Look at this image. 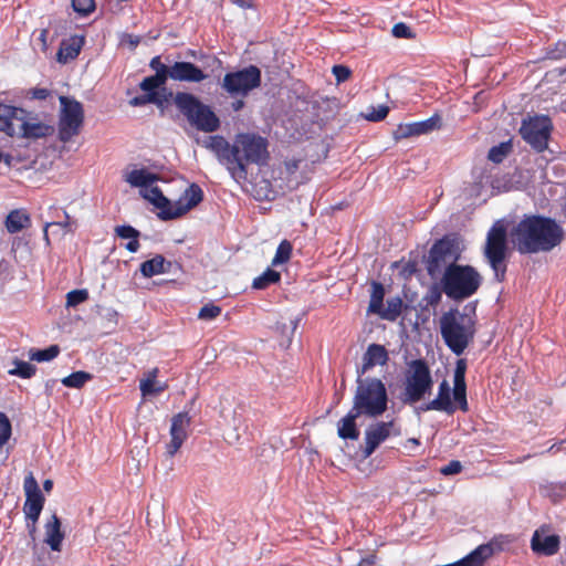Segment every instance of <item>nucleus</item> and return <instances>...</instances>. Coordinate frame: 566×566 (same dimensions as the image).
<instances>
[{
  "instance_id": "obj_1",
  "label": "nucleus",
  "mask_w": 566,
  "mask_h": 566,
  "mask_svg": "<svg viewBox=\"0 0 566 566\" xmlns=\"http://www.w3.org/2000/svg\"><path fill=\"white\" fill-rule=\"evenodd\" d=\"M203 147L213 153L237 182L247 180L249 165L262 167L270 158L268 139L255 133H239L232 143L212 135L205 139Z\"/></svg>"
},
{
  "instance_id": "obj_2",
  "label": "nucleus",
  "mask_w": 566,
  "mask_h": 566,
  "mask_svg": "<svg viewBox=\"0 0 566 566\" xmlns=\"http://www.w3.org/2000/svg\"><path fill=\"white\" fill-rule=\"evenodd\" d=\"M562 227L552 218L530 214L512 229L511 238L522 254L549 252L563 240Z\"/></svg>"
},
{
  "instance_id": "obj_3",
  "label": "nucleus",
  "mask_w": 566,
  "mask_h": 566,
  "mask_svg": "<svg viewBox=\"0 0 566 566\" xmlns=\"http://www.w3.org/2000/svg\"><path fill=\"white\" fill-rule=\"evenodd\" d=\"M439 327L444 344L457 356L464 353L476 333L474 319L457 308L441 315Z\"/></svg>"
},
{
  "instance_id": "obj_4",
  "label": "nucleus",
  "mask_w": 566,
  "mask_h": 566,
  "mask_svg": "<svg viewBox=\"0 0 566 566\" xmlns=\"http://www.w3.org/2000/svg\"><path fill=\"white\" fill-rule=\"evenodd\" d=\"M481 283L482 276L471 265L449 264L441 276V289L453 301L471 297Z\"/></svg>"
},
{
  "instance_id": "obj_5",
  "label": "nucleus",
  "mask_w": 566,
  "mask_h": 566,
  "mask_svg": "<svg viewBox=\"0 0 566 566\" xmlns=\"http://www.w3.org/2000/svg\"><path fill=\"white\" fill-rule=\"evenodd\" d=\"M174 104L187 122L199 132L213 133L220 128V119L211 106L189 92H177Z\"/></svg>"
},
{
  "instance_id": "obj_6",
  "label": "nucleus",
  "mask_w": 566,
  "mask_h": 566,
  "mask_svg": "<svg viewBox=\"0 0 566 566\" xmlns=\"http://www.w3.org/2000/svg\"><path fill=\"white\" fill-rule=\"evenodd\" d=\"M432 391H403L402 401L413 405L417 412L429 410L443 411L452 415L455 410L468 411L467 391H438V396L424 402L426 396L430 398Z\"/></svg>"
},
{
  "instance_id": "obj_7",
  "label": "nucleus",
  "mask_w": 566,
  "mask_h": 566,
  "mask_svg": "<svg viewBox=\"0 0 566 566\" xmlns=\"http://www.w3.org/2000/svg\"><path fill=\"white\" fill-rule=\"evenodd\" d=\"M506 251V229L497 221L489 230L484 247V256L494 271V277L497 282H502L505 279L506 265L504 262Z\"/></svg>"
},
{
  "instance_id": "obj_8",
  "label": "nucleus",
  "mask_w": 566,
  "mask_h": 566,
  "mask_svg": "<svg viewBox=\"0 0 566 566\" xmlns=\"http://www.w3.org/2000/svg\"><path fill=\"white\" fill-rule=\"evenodd\" d=\"M459 251L457 240L450 235L437 240L429 250L426 270L431 279L443 274L449 264H458Z\"/></svg>"
},
{
  "instance_id": "obj_9",
  "label": "nucleus",
  "mask_w": 566,
  "mask_h": 566,
  "mask_svg": "<svg viewBox=\"0 0 566 566\" xmlns=\"http://www.w3.org/2000/svg\"><path fill=\"white\" fill-rule=\"evenodd\" d=\"M261 70L256 65L251 64L243 69L226 73L221 87L232 98L247 97L250 92L261 85Z\"/></svg>"
},
{
  "instance_id": "obj_10",
  "label": "nucleus",
  "mask_w": 566,
  "mask_h": 566,
  "mask_svg": "<svg viewBox=\"0 0 566 566\" xmlns=\"http://www.w3.org/2000/svg\"><path fill=\"white\" fill-rule=\"evenodd\" d=\"M389 356L385 346L379 344H370L363 356V365L357 369V388L356 389H386V385L381 379L370 375L375 366H384L388 361Z\"/></svg>"
},
{
  "instance_id": "obj_11",
  "label": "nucleus",
  "mask_w": 566,
  "mask_h": 566,
  "mask_svg": "<svg viewBox=\"0 0 566 566\" xmlns=\"http://www.w3.org/2000/svg\"><path fill=\"white\" fill-rule=\"evenodd\" d=\"M61 113L59 118V139L70 142L80 133L84 122L83 105L71 97L60 96Z\"/></svg>"
},
{
  "instance_id": "obj_12",
  "label": "nucleus",
  "mask_w": 566,
  "mask_h": 566,
  "mask_svg": "<svg viewBox=\"0 0 566 566\" xmlns=\"http://www.w3.org/2000/svg\"><path fill=\"white\" fill-rule=\"evenodd\" d=\"M552 129L553 124L548 116L536 115L522 120L520 134L532 149L543 153L548 147Z\"/></svg>"
},
{
  "instance_id": "obj_13",
  "label": "nucleus",
  "mask_w": 566,
  "mask_h": 566,
  "mask_svg": "<svg viewBox=\"0 0 566 566\" xmlns=\"http://www.w3.org/2000/svg\"><path fill=\"white\" fill-rule=\"evenodd\" d=\"M387 407V391H356L352 409L360 417L377 418Z\"/></svg>"
},
{
  "instance_id": "obj_14",
  "label": "nucleus",
  "mask_w": 566,
  "mask_h": 566,
  "mask_svg": "<svg viewBox=\"0 0 566 566\" xmlns=\"http://www.w3.org/2000/svg\"><path fill=\"white\" fill-rule=\"evenodd\" d=\"M391 434H400V429L396 427L395 420L379 421L370 424L365 431V447L363 449L364 457H370Z\"/></svg>"
},
{
  "instance_id": "obj_15",
  "label": "nucleus",
  "mask_w": 566,
  "mask_h": 566,
  "mask_svg": "<svg viewBox=\"0 0 566 566\" xmlns=\"http://www.w3.org/2000/svg\"><path fill=\"white\" fill-rule=\"evenodd\" d=\"M405 389H431L432 377L428 363L422 359H412L406 364L403 373Z\"/></svg>"
},
{
  "instance_id": "obj_16",
  "label": "nucleus",
  "mask_w": 566,
  "mask_h": 566,
  "mask_svg": "<svg viewBox=\"0 0 566 566\" xmlns=\"http://www.w3.org/2000/svg\"><path fill=\"white\" fill-rule=\"evenodd\" d=\"M23 488L25 492V502L23 505V513L25 518L29 521L38 522L43 510L45 499L38 485L36 480L31 473L24 479Z\"/></svg>"
},
{
  "instance_id": "obj_17",
  "label": "nucleus",
  "mask_w": 566,
  "mask_h": 566,
  "mask_svg": "<svg viewBox=\"0 0 566 566\" xmlns=\"http://www.w3.org/2000/svg\"><path fill=\"white\" fill-rule=\"evenodd\" d=\"M191 424V417L188 412H178L171 418L170 441L166 444V453L174 457L188 438V429Z\"/></svg>"
},
{
  "instance_id": "obj_18",
  "label": "nucleus",
  "mask_w": 566,
  "mask_h": 566,
  "mask_svg": "<svg viewBox=\"0 0 566 566\" xmlns=\"http://www.w3.org/2000/svg\"><path fill=\"white\" fill-rule=\"evenodd\" d=\"M560 547V538L556 534H551L549 525H542L533 533L531 538L532 551L541 556H553Z\"/></svg>"
},
{
  "instance_id": "obj_19",
  "label": "nucleus",
  "mask_w": 566,
  "mask_h": 566,
  "mask_svg": "<svg viewBox=\"0 0 566 566\" xmlns=\"http://www.w3.org/2000/svg\"><path fill=\"white\" fill-rule=\"evenodd\" d=\"M203 199V191L197 184H191L174 206V212L163 211L158 213L161 220H172L181 217L190 209L198 206Z\"/></svg>"
},
{
  "instance_id": "obj_20",
  "label": "nucleus",
  "mask_w": 566,
  "mask_h": 566,
  "mask_svg": "<svg viewBox=\"0 0 566 566\" xmlns=\"http://www.w3.org/2000/svg\"><path fill=\"white\" fill-rule=\"evenodd\" d=\"M440 127L441 116L439 114H433L424 120L399 124L394 132V138L396 140H400L413 136L426 135L439 129Z\"/></svg>"
},
{
  "instance_id": "obj_21",
  "label": "nucleus",
  "mask_w": 566,
  "mask_h": 566,
  "mask_svg": "<svg viewBox=\"0 0 566 566\" xmlns=\"http://www.w3.org/2000/svg\"><path fill=\"white\" fill-rule=\"evenodd\" d=\"M207 77L208 75L191 62L179 61L171 65L170 78L174 81L200 83Z\"/></svg>"
},
{
  "instance_id": "obj_22",
  "label": "nucleus",
  "mask_w": 566,
  "mask_h": 566,
  "mask_svg": "<svg viewBox=\"0 0 566 566\" xmlns=\"http://www.w3.org/2000/svg\"><path fill=\"white\" fill-rule=\"evenodd\" d=\"M22 118L18 119L15 136L27 139H39L46 137L53 130L52 126L41 122H30L28 113L23 109Z\"/></svg>"
},
{
  "instance_id": "obj_23",
  "label": "nucleus",
  "mask_w": 566,
  "mask_h": 566,
  "mask_svg": "<svg viewBox=\"0 0 566 566\" xmlns=\"http://www.w3.org/2000/svg\"><path fill=\"white\" fill-rule=\"evenodd\" d=\"M23 108L7 105L0 102V132L6 133L10 137L17 134L18 119H21Z\"/></svg>"
},
{
  "instance_id": "obj_24",
  "label": "nucleus",
  "mask_w": 566,
  "mask_h": 566,
  "mask_svg": "<svg viewBox=\"0 0 566 566\" xmlns=\"http://www.w3.org/2000/svg\"><path fill=\"white\" fill-rule=\"evenodd\" d=\"M44 528V542L50 546L52 551L60 552L62 542L64 539V533L61 530V521L59 516L53 514L51 518L45 523Z\"/></svg>"
},
{
  "instance_id": "obj_25",
  "label": "nucleus",
  "mask_w": 566,
  "mask_h": 566,
  "mask_svg": "<svg viewBox=\"0 0 566 566\" xmlns=\"http://www.w3.org/2000/svg\"><path fill=\"white\" fill-rule=\"evenodd\" d=\"M84 44V36H72L69 40H64L57 52V61L61 63H67L71 60L77 57L81 49Z\"/></svg>"
},
{
  "instance_id": "obj_26",
  "label": "nucleus",
  "mask_w": 566,
  "mask_h": 566,
  "mask_svg": "<svg viewBox=\"0 0 566 566\" xmlns=\"http://www.w3.org/2000/svg\"><path fill=\"white\" fill-rule=\"evenodd\" d=\"M360 416L356 415L353 409L338 421L337 433L344 440H357L359 438V429L356 424V419Z\"/></svg>"
},
{
  "instance_id": "obj_27",
  "label": "nucleus",
  "mask_w": 566,
  "mask_h": 566,
  "mask_svg": "<svg viewBox=\"0 0 566 566\" xmlns=\"http://www.w3.org/2000/svg\"><path fill=\"white\" fill-rule=\"evenodd\" d=\"M158 176L150 172L146 168L134 169L125 176V181L132 187L148 189L154 182L158 180Z\"/></svg>"
},
{
  "instance_id": "obj_28",
  "label": "nucleus",
  "mask_w": 566,
  "mask_h": 566,
  "mask_svg": "<svg viewBox=\"0 0 566 566\" xmlns=\"http://www.w3.org/2000/svg\"><path fill=\"white\" fill-rule=\"evenodd\" d=\"M142 195L145 199H147L151 205L163 211L174 212V206L169 201L167 197L164 196L163 191L159 187H149L146 191H142Z\"/></svg>"
},
{
  "instance_id": "obj_29",
  "label": "nucleus",
  "mask_w": 566,
  "mask_h": 566,
  "mask_svg": "<svg viewBox=\"0 0 566 566\" xmlns=\"http://www.w3.org/2000/svg\"><path fill=\"white\" fill-rule=\"evenodd\" d=\"M115 233L120 239L128 240V242L125 244V248L130 253H136L139 250L140 244L138 238L140 232L137 229L129 224H122L115 228Z\"/></svg>"
},
{
  "instance_id": "obj_30",
  "label": "nucleus",
  "mask_w": 566,
  "mask_h": 566,
  "mask_svg": "<svg viewBox=\"0 0 566 566\" xmlns=\"http://www.w3.org/2000/svg\"><path fill=\"white\" fill-rule=\"evenodd\" d=\"M30 224V217L21 210H12L6 218L4 226L9 233H18Z\"/></svg>"
},
{
  "instance_id": "obj_31",
  "label": "nucleus",
  "mask_w": 566,
  "mask_h": 566,
  "mask_svg": "<svg viewBox=\"0 0 566 566\" xmlns=\"http://www.w3.org/2000/svg\"><path fill=\"white\" fill-rule=\"evenodd\" d=\"M166 259L161 254H156L154 258L144 261L140 264V273L144 277H153L158 274H166L167 269L165 270Z\"/></svg>"
},
{
  "instance_id": "obj_32",
  "label": "nucleus",
  "mask_w": 566,
  "mask_h": 566,
  "mask_svg": "<svg viewBox=\"0 0 566 566\" xmlns=\"http://www.w3.org/2000/svg\"><path fill=\"white\" fill-rule=\"evenodd\" d=\"M385 289L379 282L373 281L370 302L368 306L369 313L380 314L384 307Z\"/></svg>"
},
{
  "instance_id": "obj_33",
  "label": "nucleus",
  "mask_w": 566,
  "mask_h": 566,
  "mask_svg": "<svg viewBox=\"0 0 566 566\" xmlns=\"http://www.w3.org/2000/svg\"><path fill=\"white\" fill-rule=\"evenodd\" d=\"M281 281V273L276 270L268 268L262 274L256 276L252 282V287L255 290H264L271 284L279 283Z\"/></svg>"
},
{
  "instance_id": "obj_34",
  "label": "nucleus",
  "mask_w": 566,
  "mask_h": 566,
  "mask_svg": "<svg viewBox=\"0 0 566 566\" xmlns=\"http://www.w3.org/2000/svg\"><path fill=\"white\" fill-rule=\"evenodd\" d=\"M512 147L511 140L502 142L490 148L488 159L494 164H501L512 151Z\"/></svg>"
},
{
  "instance_id": "obj_35",
  "label": "nucleus",
  "mask_w": 566,
  "mask_h": 566,
  "mask_svg": "<svg viewBox=\"0 0 566 566\" xmlns=\"http://www.w3.org/2000/svg\"><path fill=\"white\" fill-rule=\"evenodd\" d=\"M60 353V347L57 345H51L43 349L32 348L29 352V358L31 360H35L39 363L50 361L54 359Z\"/></svg>"
},
{
  "instance_id": "obj_36",
  "label": "nucleus",
  "mask_w": 566,
  "mask_h": 566,
  "mask_svg": "<svg viewBox=\"0 0 566 566\" xmlns=\"http://www.w3.org/2000/svg\"><path fill=\"white\" fill-rule=\"evenodd\" d=\"M292 250H293V247L290 241H287V240L281 241V243L276 248L275 255L272 259L271 265L277 266V265L286 263L291 258Z\"/></svg>"
},
{
  "instance_id": "obj_37",
  "label": "nucleus",
  "mask_w": 566,
  "mask_h": 566,
  "mask_svg": "<svg viewBox=\"0 0 566 566\" xmlns=\"http://www.w3.org/2000/svg\"><path fill=\"white\" fill-rule=\"evenodd\" d=\"M92 379V375L87 371L78 370L62 379V384L69 388H81L87 380Z\"/></svg>"
},
{
  "instance_id": "obj_38",
  "label": "nucleus",
  "mask_w": 566,
  "mask_h": 566,
  "mask_svg": "<svg viewBox=\"0 0 566 566\" xmlns=\"http://www.w3.org/2000/svg\"><path fill=\"white\" fill-rule=\"evenodd\" d=\"M158 369L153 368L144 374L139 380L138 389H165L163 385L157 381Z\"/></svg>"
},
{
  "instance_id": "obj_39",
  "label": "nucleus",
  "mask_w": 566,
  "mask_h": 566,
  "mask_svg": "<svg viewBox=\"0 0 566 566\" xmlns=\"http://www.w3.org/2000/svg\"><path fill=\"white\" fill-rule=\"evenodd\" d=\"M465 370H467L465 360L459 359L457 361L455 368H454L453 388L452 389H467Z\"/></svg>"
},
{
  "instance_id": "obj_40",
  "label": "nucleus",
  "mask_w": 566,
  "mask_h": 566,
  "mask_svg": "<svg viewBox=\"0 0 566 566\" xmlns=\"http://www.w3.org/2000/svg\"><path fill=\"white\" fill-rule=\"evenodd\" d=\"M402 301L400 297H392L387 301V308L380 315L386 319H395L401 312Z\"/></svg>"
},
{
  "instance_id": "obj_41",
  "label": "nucleus",
  "mask_w": 566,
  "mask_h": 566,
  "mask_svg": "<svg viewBox=\"0 0 566 566\" xmlns=\"http://www.w3.org/2000/svg\"><path fill=\"white\" fill-rule=\"evenodd\" d=\"M15 367L9 370L10 375H15L21 378H30L35 373V367L24 360H15Z\"/></svg>"
},
{
  "instance_id": "obj_42",
  "label": "nucleus",
  "mask_w": 566,
  "mask_h": 566,
  "mask_svg": "<svg viewBox=\"0 0 566 566\" xmlns=\"http://www.w3.org/2000/svg\"><path fill=\"white\" fill-rule=\"evenodd\" d=\"M88 298V292L85 289L73 290L66 294V307H75Z\"/></svg>"
},
{
  "instance_id": "obj_43",
  "label": "nucleus",
  "mask_w": 566,
  "mask_h": 566,
  "mask_svg": "<svg viewBox=\"0 0 566 566\" xmlns=\"http://www.w3.org/2000/svg\"><path fill=\"white\" fill-rule=\"evenodd\" d=\"M300 322H301V317L296 316L293 319H291L290 325L282 324V326H280L281 334L283 336H286V340L285 342H281L282 346H284V347H289L290 346V344L292 342V336H293L295 329L297 328Z\"/></svg>"
},
{
  "instance_id": "obj_44",
  "label": "nucleus",
  "mask_w": 566,
  "mask_h": 566,
  "mask_svg": "<svg viewBox=\"0 0 566 566\" xmlns=\"http://www.w3.org/2000/svg\"><path fill=\"white\" fill-rule=\"evenodd\" d=\"M73 10L80 15H87L95 9L94 0H72Z\"/></svg>"
},
{
  "instance_id": "obj_45",
  "label": "nucleus",
  "mask_w": 566,
  "mask_h": 566,
  "mask_svg": "<svg viewBox=\"0 0 566 566\" xmlns=\"http://www.w3.org/2000/svg\"><path fill=\"white\" fill-rule=\"evenodd\" d=\"M11 437V423L9 418L0 412V449L7 443Z\"/></svg>"
},
{
  "instance_id": "obj_46",
  "label": "nucleus",
  "mask_w": 566,
  "mask_h": 566,
  "mask_svg": "<svg viewBox=\"0 0 566 566\" xmlns=\"http://www.w3.org/2000/svg\"><path fill=\"white\" fill-rule=\"evenodd\" d=\"M221 313V307L218 305H214L212 303L203 305L198 314V317L200 319L210 321L219 316Z\"/></svg>"
},
{
  "instance_id": "obj_47",
  "label": "nucleus",
  "mask_w": 566,
  "mask_h": 566,
  "mask_svg": "<svg viewBox=\"0 0 566 566\" xmlns=\"http://www.w3.org/2000/svg\"><path fill=\"white\" fill-rule=\"evenodd\" d=\"M159 103H160V101L157 98V95L155 93H150V94L145 93L143 95L135 96L129 101V105H132L134 107L145 106L147 104H159Z\"/></svg>"
},
{
  "instance_id": "obj_48",
  "label": "nucleus",
  "mask_w": 566,
  "mask_h": 566,
  "mask_svg": "<svg viewBox=\"0 0 566 566\" xmlns=\"http://www.w3.org/2000/svg\"><path fill=\"white\" fill-rule=\"evenodd\" d=\"M389 108L385 105H379L377 107L371 106L368 109V113L365 115V118L369 122H379L384 119L388 115Z\"/></svg>"
},
{
  "instance_id": "obj_49",
  "label": "nucleus",
  "mask_w": 566,
  "mask_h": 566,
  "mask_svg": "<svg viewBox=\"0 0 566 566\" xmlns=\"http://www.w3.org/2000/svg\"><path fill=\"white\" fill-rule=\"evenodd\" d=\"M392 35L398 39H411L413 33L411 29L403 22H398L392 27Z\"/></svg>"
},
{
  "instance_id": "obj_50",
  "label": "nucleus",
  "mask_w": 566,
  "mask_h": 566,
  "mask_svg": "<svg viewBox=\"0 0 566 566\" xmlns=\"http://www.w3.org/2000/svg\"><path fill=\"white\" fill-rule=\"evenodd\" d=\"M332 73L335 76L337 83H342L349 78L352 71L346 65L336 64L333 66Z\"/></svg>"
},
{
  "instance_id": "obj_51",
  "label": "nucleus",
  "mask_w": 566,
  "mask_h": 566,
  "mask_svg": "<svg viewBox=\"0 0 566 566\" xmlns=\"http://www.w3.org/2000/svg\"><path fill=\"white\" fill-rule=\"evenodd\" d=\"M139 87L142 91H144L147 94L156 93L161 90V87L158 85V83L153 78V76H146L140 83Z\"/></svg>"
},
{
  "instance_id": "obj_52",
  "label": "nucleus",
  "mask_w": 566,
  "mask_h": 566,
  "mask_svg": "<svg viewBox=\"0 0 566 566\" xmlns=\"http://www.w3.org/2000/svg\"><path fill=\"white\" fill-rule=\"evenodd\" d=\"M462 471V464L458 460L450 461L447 465L440 469V473L443 475H453Z\"/></svg>"
},
{
  "instance_id": "obj_53",
  "label": "nucleus",
  "mask_w": 566,
  "mask_h": 566,
  "mask_svg": "<svg viewBox=\"0 0 566 566\" xmlns=\"http://www.w3.org/2000/svg\"><path fill=\"white\" fill-rule=\"evenodd\" d=\"M170 74H171V67L167 71H163V72H155L153 76V78L158 83V85L161 87V91L166 92V83H167V80L170 78Z\"/></svg>"
},
{
  "instance_id": "obj_54",
  "label": "nucleus",
  "mask_w": 566,
  "mask_h": 566,
  "mask_svg": "<svg viewBox=\"0 0 566 566\" xmlns=\"http://www.w3.org/2000/svg\"><path fill=\"white\" fill-rule=\"evenodd\" d=\"M50 90L44 87H35L30 90L29 95L32 99L43 101L50 96Z\"/></svg>"
},
{
  "instance_id": "obj_55",
  "label": "nucleus",
  "mask_w": 566,
  "mask_h": 566,
  "mask_svg": "<svg viewBox=\"0 0 566 566\" xmlns=\"http://www.w3.org/2000/svg\"><path fill=\"white\" fill-rule=\"evenodd\" d=\"M149 67L155 72H163L170 69V66H167L161 62L160 56H154L149 62Z\"/></svg>"
},
{
  "instance_id": "obj_56",
  "label": "nucleus",
  "mask_w": 566,
  "mask_h": 566,
  "mask_svg": "<svg viewBox=\"0 0 566 566\" xmlns=\"http://www.w3.org/2000/svg\"><path fill=\"white\" fill-rule=\"evenodd\" d=\"M63 217H64V220L63 221H53V227H61L63 228L65 231H72L71 229V226H72V221H71V217L70 214L63 210Z\"/></svg>"
},
{
  "instance_id": "obj_57",
  "label": "nucleus",
  "mask_w": 566,
  "mask_h": 566,
  "mask_svg": "<svg viewBox=\"0 0 566 566\" xmlns=\"http://www.w3.org/2000/svg\"><path fill=\"white\" fill-rule=\"evenodd\" d=\"M155 94L157 95V98L160 101L159 104H155L159 108H164L169 97L172 96V92H169L167 90L166 92L159 90V92H156Z\"/></svg>"
},
{
  "instance_id": "obj_58",
  "label": "nucleus",
  "mask_w": 566,
  "mask_h": 566,
  "mask_svg": "<svg viewBox=\"0 0 566 566\" xmlns=\"http://www.w3.org/2000/svg\"><path fill=\"white\" fill-rule=\"evenodd\" d=\"M566 54V44L565 43H557V48L555 51H551L548 53L551 59H559L563 55Z\"/></svg>"
},
{
  "instance_id": "obj_59",
  "label": "nucleus",
  "mask_w": 566,
  "mask_h": 566,
  "mask_svg": "<svg viewBox=\"0 0 566 566\" xmlns=\"http://www.w3.org/2000/svg\"><path fill=\"white\" fill-rule=\"evenodd\" d=\"M123 42L124 43H128V45L132 48V49H135L139 42H140V39L139 36L137 35H133V34H125L124 35V39H123Z\"/></svg>"
},
{
  "instance_id": "obj_60",
  "label": "nucleus",
  "mask_w": 566,
  "mask_h": 566,
  "mask_svg": "<svg viewBox=\"0 0 566 566\" xmlns=\"http://www.w3.org/2000/svg\"><path fill=\"white\" fill-rule=\"evenodd\" d=\"M377 556L376 554H370L359 560L357 566H375Z\"/></svg>"
},
{
  "instance_id": "obj_61",
  "label": "nucleus",
  "mask_w": 566,
  "mask_h": 566,
  "mask_svg": "<svg viewBox=\"0 0 566 566\" xmlns=\"http://www.w3.org/2000/svg\"><path fill=\"white\" fill-rule=\"evenodd\" d=\"M244 97H240L239 99H234L232 103H231V107L234 112H239L241 111L243 107H244V101H243Z\"/></svg>"
},
{
  "instance_id": "obj_62",
  "label": "nucleus",
  "mask_w": 566,
  "mask_h": 566,
  "mask_svg": "<svg viewBox=\"0 0 566 566\" xmlns=\"http://www.w3.org/2000/svg\"><path fill=\"white\" fill-rule=\"evenodd\" d=\"M36 523H38V522L30 521V522H28V524H27V527H28L29 534H30V536H31V538H32V539H34V538H35Z\"/></svg>"
},
{
  "instance_id": "obj_63",
  "label": "nucleus",
  "mask_w": 566,
  "mask_h": 566,
  "mask_svg": "<svg viewBox=\"0 0 566 566\" xmlns=\"http://www.w3.org/2000/svg\"><path fill=\"white\" fill-rule=\"evenodd\" d=\"M51 227H53V223H51V222H46V223L44 224V229H43V239H44V241H45V244H46V245H50V238H49V232H48V230H49V228H51Z\"/></svg>"
},
{
  "instance_id": "obj_64",
  "label": "nucleus",
  "mask_w": 566,
  "mask_h": 566,
  "mask_svg": "<svg viewBox=\"0 0 566 566\" xmlns=\"http://www.w3.org/2000/svg\"><path fill=\"white\" fill-rule=\"evenodd\" d=\"M231 1H232V3H234L238 7L243 8V9L251 7V3L247 0H231Z\"/></svg>"
}]
</instances>
